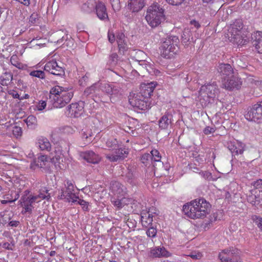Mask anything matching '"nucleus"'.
<instances>
[{"mask_svg": "<svg viewBox=\"0 0 262 262\" xmlns=\"http://www.w3.org/2000/svg\"><path fill=\"white\" fill-rule=\"evenodd\" d=\"M145 0H129L127 8L132 12H138L144 7Z\"/></svg>", "mask_w": 262, "mask_h": 262, "instance_id": "b1692460", "label": "nucleus"}, {"mask_svg": "<svg viewBox=\"0 0 262 262\" xmlns=\"http://www.w3.org/2000/svg\"><path fill=\"white\" fill-rule=\"evenodd\" d=\"M46 62L44 66V70L53 75L56 76H62L64 74L63 68L59 65L56 59L50 58L48 56L43 59L41 62L44 63Z\"/></svg>", "mask_w": 262, "mask_h": 262, "instance_id": "1a4fd4ad", "label": "nucleus"}, {"mask_svg": "<svg viewBox=\"0 0 262 262\" xmlns=\"http://www.w3.org/2000/svg\"><path fill=\"white\" fill-rule=\"evenodd\" d=\"M142 162L147 165L149 164L150 162L152 161L151 160V156L149 153L144 154L141 157V159Z\"/></svg>", "mask_w": 262, "mask_h": 262, "instance_id": "3c124183", "label": "nucleus"}, {"mask_svg": "<svg viewBox=\"0 0 262 262\" xmlns=\"http://www.w3.org/2000/svg\"><path fill=\"white\" fill-rule=\"evenodd\" d=\"M145 19L150 27L156 28L165 19V10L158 3H154L147 8Z\"/></svg>", "mask_w": 262, "mask_h": 262, "instance_id": "f03ea898", "label": "nucleus"}, {"mask_svg": "<svg viewBox=\"0 0 262 262\" xmlns=\"http://www.w3.org/2000/svg\"><path fill=\"white\" fill-rule=\"evenodd\" d=\"M19 191H11V198H9V197H7L6 198L8 199V200L2 201V203L3 204H6L8 202L12 203V202L15 201L16 200H17L18 199V198L19 196Z\"/></svg>", "mask_w": 262, "mask_h": 262, "instance_id": "79ce46f5", "label": "nucleus"}, {"mask_svg": "<svg viewBox=\"0 0 262 262\" xmlns=\"http://www.w3.org/2000/svg\"><path fill=\"white\" fill-rule=\"evenodd\" d=\"M1 84L7 86L10 84L13 80V75L11 72L5 71L0 77Z\"/></svg>", "mask_w": 262, "mask_h": 262, "instance_id": "f704fd0d", "label": "nucleus"}, {"mask_svg": "<svg viewBox=\"0 0 262 262\" xmlns=\"http://www.w3.org/2000/svg\"><path fill=\"white\" fill-rule=\"evenodd\" d=\"M253 220L258 227L262 231V217L255 216L253 217Z\"/></svg>", "mask_w": 262, "mask_h": 262, "instance_id": "13d9d810", "label": "nucleus"}, {"mask_svg": "<svg viewBox=\"0 0 262 262\" xmlns=\"http://www.w3.org/2000/svg\"><path fill=\"white\" fill-rule=\"evenodd\" d=\"M169 4L174 6L179 5L184 0H165Z\"/></svg>", "mask_w": 262, "mask_h": 262, "instance_id": "0e129e2a", "label": "nucleus"}, {"mask_svg": "<svg viewBox=\"0 0 262 262\" xmlns=\"http://www.w3.org/2000/svg\"><path fill=\"white\" fill-rule=\"evenodd\" d=\"M111 201L115 207L120 209L124 206L131 204L133 201L127 195H125L118 198H111Z\"/></svg>", "mask_w": 262, "mask_h": 262, "instance_id": "412c9836", "label": "nucleus"}, {"mask_svg": "<svg viewBox=\"0 0 262 262\" xmlns=\"http://www.w3.org/2000/svg\"><path fill=\"white\" fill-rule=\"evenodd\" d=\"M84 104L83 101L71 104L67 108V115L70 117L77 118L80 117L83 114Z\"/></svg>", "mask_w": 262, "mask_h": 262, "instance_id": "ddd939ff", "label": "nucleus"}, {"mask_svg": "<svg viewBox=\"0 0 262 262\" xmlns=\"http://www.w3.org/2000/svg\"><path fill=\"white\" fill-rule=\"evenodd\" d=\"M116 40L120 52L124 53L128 49L127 40L123 33L119 32L116 35Z\"/></svg>", "mask_w": 262, "mask_h": 262, "instance_id": "7c9ffc66", "label": "nucleus"}, {"mask_svg": "<svg viewBox=\"0 0 262 262\" xmlns=\"http://www.w3.org/2000/svg\"><path fill=\"white\" fill-rule=\"evenodd\" d=\"M95 10L98 17L101 20H108V17L106 12V8L105 5L99 2L95 6Z\"/></svg>", "mask_w": 262, "mask_h": 262, "instance_id": "cd10ccee", "label": "nucleus"}, {"mask_svg": "<svg viewBox=\"0 0 262 262\" xmlns=\"http://www.w3.org/2000/svg\"><path fill=\"white\" fill-rule=\"evenodd\" d=\"M100 82L96 83L86 89L84 91V95L89 96L90 95L97 94L100 89Z\"/></svg>", "mask_w": 262, "mask_h": 262, "instance_id": "4c0bfd02", "label": "nucleus"}, {"mask_svg": "<svg viewBox=\"0 0 262 262\" xmlns=\"http://www.w3.org/2000/svg\"><path fill=\"white\" fill-rule=\"evenodd\" d=\"M46 101L44 100H40L35 105L34 110L38 111H42L46 108Z\"/></svg>", "mask_w": 262, "mask_h": 262, "instance_id": "603ef678", "label": "nucleus"}, {"mask_svg": "<svg viewBox=\"0 0 262 262\" xmlns=\"http://www.w3.org/2000/svg\"><path fill=\"white\" fill-rule=\"evenodd\" d=\"M157 83L155 82L141 84L139 94L148 99L150 97Z\"/></svg>", "mask_w": 262, "mask_h": 262, "instance_id": "aec40b11", "label": "nucleus"}, {"mask_svg": "<svg viewBox=\"0 0 262 262\" xmlns=\"http://www.w3.org/2000/svg\"><path fill=\"white\" fill-rule=\"evenodd\" d=\"M252 185L253 187H260L262 189V179L258 180L252 183Z\"/></svg>", "mask_w": 262, "mask_h": 262, "instance_id": "774afa93", "label": "nucleus"}, {"mask_svg": "<svg viewBox=\"0 0 262 262\" xmlns=\"http://www.w3.org/2000/svg\"><path fill=\"white\" fill-rule=\"evenodd\" d=\"M50 161L47 155H40L37 160H34L30 164V168L35 169L36 167L45 168L48 167L50 164Z\"/></svg>", "mask_w": 262, "mask_h": 262, "instance_id": "6ab92c4d", "label": "nucleus"}, {"mask_svg": "<svg viewBox=\"0 0 262 262\" xmlns=\"http://www.w3.org/2000/svg\"><path fill=\"white\" fill-rule=\"evenodd\" d=\"M131 55L135 61L138 62L139 65L145 68L149 63L148 61L144 59L146 56V54L142 51H134L131 53Z\"/></svg>", "mask_w": 262, "mask_h": 262, "instance_id": "bb28decb", "label": "nucleus"}, {"mask_svg": "<svg viewBox=\"0 0 262 262\" xmlns=\"http://www.w3.org/2000/svg\"><path fill=\"white\" fill-rule=\"evenodd\" d=\"M13 216L12 212L10 211H7L0 213V224L3 225L8 224Z\"/></svg>", "mask_w": 262, "mask_h": 262, "instance_id": "e433bc0d", "label": "nucleus"}, {"mask_svg": "<svg viewBox=\"0 0 262 262\" xmlns=\"http://www.w3.org/2000/svg\"><path fill=\"white\" fill-rule=\"evenodd\" d=\"M151 156V160L155 162L161 161V156L159 151L156 149H152L149 153Z\"/></svg>", "mask_w": 262, "mask_h": 262, "instance_id": "a18cd8bd", "label": "nucleus"}, {"mask_svg": "<svg viewBox=\"0 0 262 262\" xmlns=\"http://www.w3.org/2000/svg\"><path fill=\"white\" fill-rule=\"evenodd\" d=\"M178 37L175 36H170L165 39L160 47L161 55L167 59H171L178 53L179 51Z\"/></svg>", "mask_w": 262, "mask_h": 262, "instance_id": "39448f33", "label": "nucleus"}, {"mask_svg": "<svg viewBox=\"0 0 262 262\" xmlns=\"http://www.w3.org/2000/svg\"><path fill=\"white\" fill-rule=\"evenodd\" d=\"M241 251L234 247H229L219 253L218 257L221 262H241Z\"/></svg>", "mask_w": 262, "mask_h": 262, "instance_id": "423d86ee", "label": "nucleus"}, {"mask_svg": "<svg viewBox=\"0 0 262 262\" xmlns=\"http://www.w3.org/2000/svg\"><path fill=\"white\" fill-rule=\"evenodd\" d=\"M111 198H118L127 195L126 188L120 183L114 182L111 184Z\"/></svg>", "mask_w": 262, "mask_h": 262, "instance_id": "dca6fc26", "label": "nucleus"}, {"mask_svg": "<svg viewBox=\"0 0 262 262\" xmlns=\"http://www.w3.org/2000/svg\"><path fill=\"white\" fill-rule=\"evenodd\" d=\"M92 132L91 130H86V132H83L82 133V137L84 139H88V138L92 136Z\"/></svg>", "mask_w": 262, "mask_h": 262, "instance_id": "69168bd1", "label": "nucleus"}, {"mask_svg": "<svg viewBox=\"0 0 262 262\" xmlns=\"http://www.w3.org/2000/svg\"><path fill=\"white\" fill-rule=\"evenodd\" d=\"M100 89L102 91L105 92L108 95L116 96L119 92V88L113 84L106 82H100Z\"/></svg>", "mask_w": 262, "mask_h": 262, "instance_id": "a878e982", "label": "nucleus"}, {"mask_svg": "<svg viewBox=\"0 0 262 262\" xmlns=\"http://www.w3.org/2000/svg\"><path fill=\"white\" fill-rule=\"evenodd\" d=\"M147 99H145L143 96L138 94L130 95L129 102L130 104L135 108L141 110H145L149 107Z\"/></svg>", "mask_w": 262, "mask_h": 262, "instance_id": "9d476101", "label": "nucleus"}, {"mask_svg": "<svg viewBox=\"0 0 262 262\" xmlns=\"http://www.w3.org/2000/svg\"><path fill=\"white\" fill-rule=\"evenodd\" d=\"M17 56H12L10 59V62L12 65L15 66V67L20 69L21 67L20 63L16 61Z\"/></svg>", "mask_w": 262, "mask_h": 262, "instance_id": "bf43d9fd", "label": "nucleus"}, {"mask_svg": "<svg viewBox=\"0 0 262 262\" xmlns=\"http://www.w3.org/2000/svg\"><path fill=\"white\" fill-rule=\"evenodd\" d=\"M245 117L250 121L259 122L262 120V110L258 102L248 110Z\"/></svg>", "mask_w": 262, "mask_h": 262, "instance_id": "9b49d317", "label": "nucleus"}, {"mask_svg": "<svg viewBox=\"0 0 262 262\" xmlns=\"http://www.w3.org/2000/svg\"><path fill=\"white\" fill-rule=\"evenodd\" d=\"M217 70L221 74L222 80H224V78H230L233 75V69L229 64H220Z\"/></svg>", "mask_w": 262, "mask_h": 262, "instance_id": "393cba45", "label": "nucleus"}, {"mask_svg": "<svg viewBox=\"0 0 262 262\" xmlns=\"http://www.w3.org/2000/svg\"><path fill=\"white\" fill-rule=\"evenodd\" d=\"M40 200H37V197L30 193V191L26 190L24 191L23 196L19 201L21 206L23 208L24 213H31L34 208L33 204L35 202H39Z\"/></svg>", "mask_w": 262, "mask_h": 262, "instance_id": "6e6552de", "label": "nucleus"}, {"mask_svg": "<svg viewBox=\"0 0 262 262\" xmlns=\"http://www.w3.org/2000/svg\"><path fill=\"white\" fill-rule=\"evenodd\" d=\"M74 203L82 206L84 210H87L88 209V203L83 200L79 199L78 197L77 201Z\"/></svg>", "mask_w": 262, "mask_h": 262, "instance_id": "4d7b16f0", "label": "nucleus"}, {"mask_svg": "<svg viewBox=\"0 0 262 262\" xmlns=\"http://www.w3.org/2000/svg\"><path fill=\"white\" fill-rule=\"evenodd\" d=\"M173 121L172 115L169 113H165L159 120V126L161 129H168L172 124Z\"/></svg>", "mask_w": 262, "mask_h": 262, "instance_id": "5701e85b", "label": "nucleus"}, {"mask_svg": "<svg viewBox=\"0 0 262 262\" xmlns=\"http://www.w3.org/2000/svg\"><path fill=\"white\" fill-rule=\"evenodd\" d=\"M253 45L259 53L262 54V32L257 31L252 35Z\"/></svg>", "mask_w": 262, "mask_h": 262, "instance_id": "2f4dec72", "label": "nucleus"}, {"mask_svg": "<svg viewBox=\"0 0 262 262\" xmlns=\"http://www.w3.org/2000/svg\"><path fill=\"white\" fill-rule=\"evenodd\" d=\"M170 253L163 247H156L150 250V256L155 257H168Z\"/></svg>", "mask_w": 262, "mask_h": 262, "instance_id": "473e14b6", "label": "nucleus"}, {"mask_svg": "<svg viewBox=\"0 0 262 262\" xmlns=\"http://www.w3.org/2000/svg\"><path fill=\"white\" fill-rule=\"evenodd\" d=\"M128 150L126 148L116 149L112 154H106V158L111 162H116L127 157Z\"/></svg>", "mask_w": 262, "mask_h": 262, "instance_id": "f3484780", "label": "nucleus"}, {"mask_svg": "<svg viewBox=\"0 0 262 262\" xmlns=\"http://www.w3.org/2000/svg\"><path fill=\"white\" fill-rule=\"evenodd\" d=\"M118 55L116 53L112 54L109 58V63L111 66H115L116 64L118 61Z\"/></svg>", "mask_w": 262, "mask_h": 262, "instance_id": "864d4df0", "label": "nucleus"}, {"mask_svg": "<svg viewBox=\"0 0 262 262\" xmlns=\"http://www.w3.org/2000/svg\"><path fill=\"white\" fill-rule=\"evenodd\" d=\"M65 188H62L58 196L59 199L64 200L68 202L76 203L77 201V196L74 191V186L69 180L64 184Z\"/></svg>", "mask_w": 262, "mask_h": 262, "instance_id": "0eeeda50", "label": "nucleus"}, {"mask_svg": "<svg viewBox=\"0 0 262 262\" xmlns=\"http://www.w3.org/2000/svg\"><path fill=\"white\" fill-rule=\"evenodd\" d=\"M29 75L31 76L37 77L40 79H44L45 77L44 72L41 70L32 71L30 72Z\"/></svg>", "mask_w": 262, "mask_h": 262, "instance_id": "de8ad7c7", "label": "nucleus"}, {"mask_svg": "<svg viewBox=\"0 0 262 262\" xmlns=\"http://www.w3.org/2000/svg\"><path fill=\"white\" fill-rule=\"evenodd\" d=\"M36 146L42 151H49L51 148V144L49 140L43 136L39 137L36 141Z\"/></svg>", "mask_w": 262, "mask_h": 262, "instance_id": "c756f323", "label": "nucleus"}, {"mask_svg": "<svg viewBox=\"0 0 262 262\" xmlns=\"http://www.w3.org/2000/svg\"><path fill=\"white\" fill-rule=\"evenodd\" d=\"M34 195L37 197V200H39V199L49 200L50 198V195L48 193V190L46 188L42 189L38 195Z\"/></svg>", "mask_w": 262, "mask_h": 262, "instance_id": "c03bdc74", "label": "nucleus"}, {"mask_svg": "<svg viewBox=\"0 0 262 262\" xmlns=\"http://www.w3.org/2000/svg\"><path fill=\"white\" fill-rule=\"evenodd\" d=\"M258 190L257 189H251L250 191V194L247 196V200L251 204L255 203L256 201H260L262 199V193L259 194H257Z\"/></svg>", "mask_w": 262, "mask_h": 262, "instance_id": "c9c22d12", "label": "nucleus"}, {"mask_svg": "<svg viewBox=\"0 0 262 262\" xmlns=\"http://www.w3.org/2000/svg\"><path fill=\"white\" fill-rule=\"evenodd\" d=\"M12 128L13 134L15 137H18L21 135L22 130L20 127L15 125Z\"/></svg>", "mask_w": 262, "mask_h": 262, "instance_id": "5fc2aeb1", "label": "nucleus"}, {"mask_svg": "<svg viewBox=\"0 0 262 262\" xmlns=\"http://www.w3.org/2000/svg\"><path fill=\"white\" fill-rule=\"evenodd\" d=\"M227 36L230 42L237 46H243L248 42L246 31L243 29L242 20H236L228 29Z\"/></svg>", "mask_w": 262, "mask_h": 262, "instance_id": "7ed1b4c3", "label": "nucleus"}, {"mask_svg": "<svg viewBox=\"0 0 262 262\" xmlns=\"http://www.w3.org/2000/svg\"><path fill=\"white\" fill-rule=\"evenodd\" d=\"M95 4L94 0H88L82 5L81 9L85 13H90L93 10Z\"/></svg>", "mask_w": 262, "mask_h": 262, "instance_id": "58836bf2", "label": "nucleus"}, {"mask_svg": "<svg viewBox=\"0 0 262 262\" xmlns=\"http://www.w3.org/2000/svg\"><path fill=\"white\" fill-rule=\"evenodd\" d=\"M24 121L30 129H34L37 126V119L33 115L29 116Z\"/></svg>", "mask_w": 262, "mask_h": 262, "instance_id": "a19ab883", "label": "nucleus"}, {"mask_svg": "<svg viewBox=\"0 0 262 262\" xmlns=\"http://www.w3.org/2000/svg\"><path fill=\"white\" fill-rule=\"evenodd\" d=\"M8 94L11 95L13 98L18 99L19 100H21V98H20L19 95L18 93L14 90H10L8 91Z\"/></svg>", "mask_w": 262, "mask_h": 262, "instance_id": "680f3d73", "label": "nucleus"}, {"mask_svg": "<svg viewBox=\"0 0 262 262\" xmlns=\"http://www.w3.org/2000/svg\"><path fill=\"white\" fill-rule=\"evenodd\" d=\"M108 38L109 41L111 43L114 42L115 40V36L114 34L110 31L108 32Z\"/></svg>", "mask_w": 262, "mask_h": 262, "instance_id": "338daca9", "label": "nucleus"}, {"mask_svg": "<svg viewBox=\"0 0 262 262\" xmlns=\"http://www.w3.org/2000/svg\"><path fill=\"white\" fill-rule=\"evenodd\" d=\"M200 174L203 178L207 180L210 181L212 179L211 173L208 171H202Z\"/></svg>", "mask_w": 262, "mask_h": 262, "instance_id": "052dcab7", "label": "nucleus"}, {"mask_svg": "<svg viewBox=\"0 0 262 262\" xmlns=\"http://www.w3.org/2000/svg\"><path fill=\"white\" fill-rule=\"evenodd\" d=\"M70 88L69 87H63L60 85H55L52 87L50 90L49 98L52 101V103L57 99L58 96H60L63 92L67 91Z\"/></svg>", "mask_w": 262, "mask_h": 262, "instance_id": "4be33fe9", "label": "nucleus"}, {"mask_svg": "<svg viewBox=\"0 0 262 262\" xmlns=\"http://www.w3.org/2000/svg\"><path fill=\"white\" fill-rule=\"evenodd\" d=\"M106 146L110 148V150H114L118 147L117 141L115 139H108L106 142Z\"/></svg>", "mask_w": 262, "mask_h": 262, "instance_id": "49530a36", "label": "nucleus"}, {"mask_svg": "<svg viewBox=\"0 0 262 262\" xmlns=\"http://www.w3.org/2000/svg\"><path fill=\"white\" fill-rule=\"evenodd\" d=\"M50 160L59 169H63L64 166L61 163L63 162V155L60 147H56L54 150L50 154Z\"/></svg>", "mask_w": 262, "mask_h": 262, "instance_id": "4468645a", "label": "nucleus"}, {"mask_svg": "<svg viewBox=\"0 0 262 262\" xmlns=\"http://www.w3.org/2000/svg\"><path fill=\"white\" fill-rule=\"evenodd\" d=\"M73 96V93L71 89H69L57 98V99L53 103L54 107L61 108L64 106L71 101Z\"/></svg>", "mask_w": 262, "mask_h": 262, "instance_id": "f8f14e48", "label": "nucleus"}, {"mask_svg": "<svg viewBox=\"0 0 262 262\" xmlns=\"http://www.w3.org/2000/svg\"><path fill=\"white\" fill-rule=\"evenodd\" d=\"M147 71L151 75H159L160 74V71L156 69L155 67L149 62L146 67H145Z\"/></svg>", "mask_w": 262, "mask_h": 262, "instance_id": "37998d69", "label": "nucleus"}, {"mask_svg": "<svg viewBox=\"0 0 262 262\" xmlns=\"http://www.w3.org/2000/svg\"><path fill=\"white\" fill-rule=\"evenodd\" d=\"M146 234L148 237H155L157 235V230L154 227H150L146 231Z\"/></svg>", "mask_w": 262, "mask_h": 262, "instance_id": "6e6d98bb", "label": "nucleus"}, {"mask_svg": "<svg viewBox=\"0 0 262 262\" xmlns=\"http://www.w3.org/2000/svg\"><path fill=\"white\" fill-rule=\"evenodd\" d=\"M214 132V128L210 126H207L203 130L204 133L207 135L213 133Z\"/></svg>", "mask_w": 262, "mask_h": 262, "instance_id": "e2e57ef3", "label": "nucleus"}, {"mask_svg": "<svg viewBox=\"0 0 262 262\" xmlns=\"http://www.w3.org/2000/svg\"><path fill=\"white\" fill-rule=\"evenodd\" d=\"M211 205L204 199H195L183 206V211L188 217L203 219L209 214Z\"/></svg>", "mask_w": 262, "mask_h": 262, "instance_id": "f257e3e1", "label": "nucleus"}, {"mask_svg": "<svg viewBox=\"0 0 262 262\" xmlns=\"http://www.w3.org/2000/svg\"><path fill=\"white\" fill-rule=\"evenodd\" d=\"M188 256L191 257L193 259H200L203 257V253L199 251H193L187 255Z\"/></svg>", "mask_w": 262, "mask_h": 262, "instance_id": "09e8293b", "label": "nucleus"}, {"mask_svg": "<svg viewBox=\"0 0 262 262\" xmlns=\"http://www.w3.org/2000/svg\"><path fill=\"white\" fill-rule=\"evenodd\" d=\"M229 150L234 155L242 154L244 150L245 145L241 141L233 140L228 143Z\"/></svg>", "mask_w": 262, "mask_h": 262, "instance_id": "a211bd4d", "label": "nucleus"}, {"mask_svg": "<svg viewBox=\"0 0 262 262\" xmlns=\"http://www.w3.org/2000/svg\"><path fill=\"white\" fill-rule=\"evenodd\" d=\"M222 84L226 89L231 90L234 88L238 89L242 82L237 77L233 75L230 78H224L222 80Z\"/></svg>", "mask_w": 262, "mask_h": 262, "instance_id": "2eb2a0df", "label": "nucleus"}, {"mask_svg": "<svg viewBox=\"0 0 262 262\" xmlns=\"http://www.w3.org/2000/svg\"><path fill=\"white\" fill-rule=\"evenodd\" d=\"M80 156L87 162L93 164L98 163L100 160L99 156L91 150L80 152Z\"/></svg>", "mask_w": 262, "mask_h": 262, "instance_id": "c85d7f7f", "label": "nucleus"}, {"mask_svg": "<svg viewBox=\"0 0 262 262\" xmlns=\"http://www.w3.org/2000/svg\"><path fill=\"white\" fill-rule=\"evenodd\" d=\"M218 94L219 89L216 83H209L201 87L198 100L200 102L202 107H205L214 100Z\"/></svg>", "mask_w": 262, "mask_h": 262, "instance_id": "20e7f679", "label": "nucleus"}, {"mask_svg": "<svg viewBox=\"0 0 262 262\" xmlns=\"http://www.w3.org/2000/svg\"><path fill=\"white\" fill-rule=\"evenodd\" d=\"M151 211H142L141 213V223L143 226L147 227L152 224L153 215L150 213Z\"/></svg>", "mask_w": 262, "mask_h": 262, "instance_id": "72a5a7b5", "label": "nucleus"}, {"mask_svg": "<svg viewBox=\"0 0 262 262\" xmlns=\"http://www.w3.org/2000/svg\"><path fill=\"white\" fill-rule=\"evenodd\" d=\"M182 41L185 45H187L189 42L193 41L191 37V33L189 29H185L182 35Z\"/></svg>", "mask_w": 262, "mask_h": 262, "instance_id": "ea45409f", "label": "nucleus"}, {"mask_svg": "<svg viewBox=\"0 0 262 262\" xmlns=\"http://www.w3.org/2000/svg\"><path fill=\"white\" fill-rule=\"evenodd\" d=\"M112 7L115 12L118 11L121 8L119 0H110Z\"/></svg>", "mask_w": 262, "mask_h": 262, "instance_id": "8fccbe9b", "label": "nucleus"}]
</instances>
